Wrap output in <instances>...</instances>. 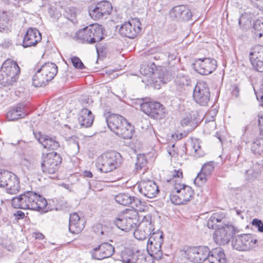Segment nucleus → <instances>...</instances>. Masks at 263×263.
<instances>
[{
    "instance_id": "obj_1",
    "label": "nucleus",
    "mask_w": 263,
    "mask_h": 263,
    "mask_svg": "<svg viewBox=\"0 0 263 263\" xmlns=\"http://www.w3.org/2000/svg\"><path fill=\"white\" fill-rule=\"evenodd\" d=\"M47 205L45 198L32 191H27L12 199V205L16 209L40 211L44 210Z\"/></svg>"
},
{
    "instance_id": "obj_2",
    "label": "nucleus",
    "mask_w": 263,
    "mask_h": 263,
    "mask_svg": "<svg viewBox=\"0 0 263 263\" xmlns=\"http://www.w3.org/2000/svg\"><path fill=\"white\" fill-rule=\"evenodd\" d=\"M108 128L116 135L124 139H130L133 136L134 127L123 116L111 114L106 118Z\"/></svg>"
},
{
    "instance_id": "obj_3",
    "label": "nucleus",
    "mask_w": 263,
    "mask_h": 263,
    "mask_svg": "<svg viewBox=\"0 0 263 263\" xmlns=\"http://www.w3.org/2000/svg\"><path fill=\"white\" fill-rule=\"evenodd\" d=\"M20 72V68L17 63L11 59H7L0 69V84L6 87L12 86L16 83Z\"/></svg>"
},
{
    "instance_id": "obj_4",
    "label": "nucleus",
    "mask_w": 263,
    "mask_h": 263,
    "mask_svg": "<svg viewBox=\"0 0 263 263\" xmlns=\"http://www.w3.org/2000/svg\"><path fill=\"white\" fill-rule=\"evenodd\" d=\"M122 162L121 154L116 151H111L99 156L97 160L96 166L100 172L107 173L119 167Z\"/></svg>"
},
{
    "instance_id": "obj_5",
    "label": "nucleus",
    "mask_w": 263,
    "mask_h": 263,
    "mask_svg": "<svg viewBox=\"0 0 263 263\" xmlns=\"http://www.w3.org/2000/svg\"><path fill=\"white\" fill-rule=\"evenodd\" d=\"M58 72V66L53 63H46L37 69L32 77V85L36 87L46 86Z\"/></svg>"
},
{
    "instance_id": "obj_6",
    "label": "nucleus",
    "mask_w": 263,
    "mask_h": 263,
    "mask_svg": "<svg viewBox=\"0 0 263 263\" xmlns=\"http://www.w3.org/2000/svg\"><path fill=\"white\" fill-rule=\"evenodd\" d=\"M118 228L123 231L128 232L134 230L138 223V212L132 209H126L117 217L113 222Z\"/></svg>"
},
{
    "instance_id": "obj_7",
    "label": "nucleus",
    "mask_w": 263,
    "mask_h": 263,
    "mask_svg": "<svg viewBox=\"0 0 263 263\" xmlns=\"http://www.w3.org/2000/svg\"><path fill=\"white\" fill-rule=\"evenodd\" d=\"M77 35L82 41L93 44L103 39V28L101 25L98 24H92L80 30Z\"/></svg>"
},
{
    "instance_id": "obj_8",
    "label": "nucleus",
    "mask_w": 263,
    "mask_h": 263,
    "mask_svg": "<svg viewBox=\"0 0 263 263\" xmlns=\"http://www.w3.org/2000/svg\"><path fill=\"white\" fill-rule=\"evenodd\" d=\"M193 195L194 191L191 187L184 184H176L174 191L170 194V200L175 204H183L190 201Z\"/></svg>"
},
{
    "instance_id": "obj_9",
    "label": "nucleus",
    "mask_w": 263,
    "mask_h": 263,
    "mask_svg": "<svg viewBox=\"0 0 263 263\" xmlns=\"http://www.w3.org/2000/svg\"><path fill=\"white\" fill-rule=\"evenodd\" d=\"M257 240L251 234H243L233 237L232 246L239 251H248L253 250L256 247Z\"/></svg>"
},
{
    "instance_id": "obj_10",
    "label": "nucleus",
    "mask_w": 263,
    "mask_h": 263,
    "mask_svg": "<svg viewBox=\"0 0 263 263\" xmlns=\"http://www.w3.org/2000/svg\"><path fill=\"white\" fill-rule=\"evenodd\" d=\"M210 92L208 84L203 81H198L193 91L194 101L201 106H207L210 100Z\"/></svg>"
},
{
    "instance_id": "obj_11",
    "label": "nucleus",
    "mask_w": 263,
    "mask_h": 263,
    "mask_svg": "<svg viewBox=\"0 0 263 263\" xmlns=\"http://www.w3.org/2000/svg\"><path fill=\"white\" fill-rule=\"evenodd\" d=\"M141 110L152 118L161 119L165 116L164 107L158 102H144L140 105Z\"/></svg>"
},
{
    "instance_id": "obj_12",
    "label": "nucleus",
    "mask_w": 263,
    "mask_h": 263,
    "mask_svg": "<svg viewBox=\"0 0 263 263\" xmlns=\"http://www.w3.org/2000/svg\"><path fill=\"white\" fill-rule=\"evenodd\" d=\"M61 162L62 158L57 153L52 152L47 154L41 163L43 172L49 174H54Z\"/></svg>"
},
{
    "instance_id": "obj_13",
    "label": "nucleus",
    "mask_w": 263,
    "mask_h": 263,
    "mask_svg": "<svg viewBox=\"0 0 263 263\" xmlns=\"http://www.w3.org/2000/svg\"><path fill=\"white\" fill-rule=\"evenodd\" d=\"M141 29L140 20L135 18L122 24L119 29V33L123 36L134 39L140 33Z\"/></svg>"
},
{
    "instance_id": "obj_14",
    "label": "nucleus",
    "mask_w": 263,
    "mask_h": 263,
    "mask_svg": "<svg viewBox=\"0 0 263 263\" xmlns=\"http://www.w3.org/2000/svg\"><path fill=\"white\" fill-rule=\"evenodd\" d=\"M192 67L200 74L208 75L216 69L217 64L214 59L205 58L196 59Z\"/></svg>"
},
{
    "instance_id": "obj_15",
    "label": "nucleus",
    "mask_w": 263,
    "mask_h": 263,
    "mask_svg": "<svg viewBox=\"0 0 263 263\" xmlns=\"http://www.w3.org/2000/svg\"><path fill=\"white\" fill-rule=\"evenodd\" d=\"M210 250L208 247L199 246L191 248L186 252L187 258L191 261L197 263H208Z\"/></svg>"
},
{
    "instance_id": "obj_16",
    "label": "nucleus",
    "mask_w": 263,
    "mask_h": 263,
    "mask_svg": "<svg viewBox=\"0 0 263 263\" xmlns=\"http://www.w3.org/2000/svg\"><path fill=\"white\" fill-rule=\"evenodd\" d=\"M235 233L234 227L232 225L226 224L219 227L214 233L213 238L215 242L221 246L227 244Z\"/></svg>"
},
{
    "instance_id": "obj_17",
    "label": "nucleus",
    "mask_w": 263,
    "mask_h": 263,
    "mask_svg": "<svg viewBox=\"0 0 263 263\" xmlns=\"http://www.w3.org/2000/svg\"><path fill=\"white\" fill-rule=\"evenodd\" d=\"M112 8L111 4L108 1H102L95 6L89 7V14L92 19L97 20L106 17L111 12Z\"/></svg>"
},
{
    "instance_id": "obj_18",
    "label": "nucleus",
    "mask_w": 263,
    "mask_h": 263,
    "mask_svg": "<svg viewBox=\"0 0 263 263\" xmlns=\"http://www.w3.org/2000/svg\"><path fill=\"white\" fill-rule=\"evenodd\" d=\"M138 189L139 193L144 197L153 198L159 193L158 187L155 182L151 180H143L139 183Z\"/></svg>"
},
{
    "instance_id": "obj_19",
    "label": "nucleus",
    "mask_w": 263,
    "mask_h": 263,
    "mask_svg": "<svg viewBox=\"0 0 263 263\" xmlns=\"http://www.w3.org/2000/svg\"><path fill=\"white\" fill-rule=\"evenodd\" d=\"M249 57L253 68L257 71L263 72V46L256 45L252 48Z\"/></svg>"
},
{
    "instance_id": "obj_20",
    "label": "nucleus",
    "mask_w": 263,
    "mask_h": 263,
    "mask_svg": "<svg viewBox=\"0 0 263 263\" xmlns=\"http://www.w3.org/2000/svg\"><path fill=\"white\" fill-rule=\"evenodd\" d=\"M115 252V248L108 242H104L90 251L92 258L97 260H102L112 256Z\"/></svg>"
},
{
    "instance_id": "obj_21",
    "label": "nucleus",
    "mask_w": 263,
    "mask_h": 263,
    "mask_svg": "<svg viewBox=\"0 0 263 263\" xmlns=\"http://www.w3.org/2000/svg\"><path fill=\"white\" fill-rule=\"evenodd\" d=\"M171 18L173 20H189L191 18L192 13L185 6L179 5L174 7L170 12Z\"/></svg>"
},
{
    "instance_id": "obj_22",
    "label": "nucleus",
    "mask_w": 263,
    "mask_h": 263,
    "mask_svg": "<svg viewBox=\"0 0 263 263\" xmlns=\"http://www.w3.org/2000/svg\"><path fill=\"white\" fill-rule=\"evenodd\" d=\"M42 40V35L40 31L36 28H30L26 32L24 37L23 46L28 47L35 46Z\"/></svg>"
},
{
    "instance_id": "obj_23",
    "label": "nucleus",
    "mask_w": 263,
    "mask_h": 263,
    "mask_svg": "<svg viewBox=\"0 0 263 263\" xmlns=\"http://www.w3.org/2000/svg\"><path fill=\"white\" fill-rule=\"evenodd\" d=\"M85 223L84 218H80L77 213H73L69 217V231L73 234H78L84 229Z\"/></svg>"
},
{
    "instance_id": "obj_24",
    "label": "nucleus",
    "mask_w": 263,
    "mask_h": 263,
    "mask_svg": "<svg viewBox=\"0 0 263 263\" xmlns=\"http://www.w3.org/2000/svg\"><path fill=\"white\" fill-rule=\"evenodd\" d=\"M215 165V162L213 161H210L204 163L202 167L200 173L198 174L196 178L195 182L201 181V183L205 182L207 178L210 177L213 172Z\"/></svg>"
},
{
    "instance_id": "obj_25",
    "label": "nucleus",
    "mask_w": 263,
    "mask_h": 263,
    "mask_svg": "<svg viewBox=\"0 0 263 263\" xmlns=\"http://www.w3.org/2000/svg\"><path fill=\"white\" fill-rule=\"evenodd\" d=\"M93 119L94 116L91 111L87 108H82L79 114L78 121L82 127H90L93 123Z\"/></svg>"
},
{
    "instance_id": "obj_26",
    "label": "nucleus",
    "mask_w": 263,
    "mask_h": 263,
    "mask_svg": "<svg viewBox=\"0 0 263 263\" xmlns=\"http://www.w3.org/2000/svg\"><path fill=\"white\" fill-rule=\"evenodd\" d=\"M208 261V263H227L224 251L220 248H216L210 252Z\"/></svg>"
},
{
    "instance_id": "obj_27",
    "label": "nucleus",
    "mask_w": 263,
    "mask_h": 263,
    "mask_svg": "<svg viewBox=\"0 0 263 263\" xmlns=\"http://www.w3.org/2000/svg\"><path fill=\"white\" fill-rule=\"evenodd\" d=\"M37 139L39 142L48 150L57 149L60 146L58 141L46 135H40Z\"/></svg>"
},
{
    "instance_id": "obj_28",
    "label": "nucleus",
    "mask_w": 263,
    "mask_h": 263,
    "mask_svg": "<svg viewBox=\"0 0 263 263\" xmlns=\"http://www.w3.org/2000/svg\"><path fill=\"white\" fill-rule=\"evenodd\" d=\"M262 168L263 164L260 162L253 163L251 168L245 169L243 171L246 174L247 179L252 180L259 177Z\"/></svg>"
},
{
    "instance_id": "obj_29",
    "label": "nucleus",
    "mask_w": 263,
    "mask_h": 263,
    "mask_svg": "<svg viewBox=\"0 0 263 263\" xmlns=\"http://www.w3.org/2000/svg\"><path fill=\"white\" fill-rule=\"evenodd\" d=\"M26 115L24 105L18 104L8 112L7 117L9 120L13 121L23 118Z\"/></svg>"
},
{
    "instance_id": "obj_30",
    "label": "nucleus",
    "mask_w": 263,
    "mask_h": 263,
    "mask_svg": "<svg viewBox=\"0 0 263 263\" xmlns=\"http://www.w3.org/2000/svg\"><path fill=\"white\" fill-rule=\"evenodd\" d=\"M5 187L7 192L9 194H15L17 193L20 190V185L19 179L17 176L13 173L8 180Z\"/></svg>"
},
{
    "instance_id": "obj_31",
    "label": "nucleus",
    "mask_w": 263,
    "mask_h": 263,
    "mask_svg": "<svg viewBox=\"0 0 263 263\" xmlns=\"http://www.w3.org/2000/svg\"><path fill=\"white\" fill-rule=\"evenodd\" d=\"M161 245L153 244V243L147 244V251L148 254L157 260L160 259L163 255Z\"/></svg>"
},
{
    "instance_id": "obj_32",
    "label": "nucleus",
    "mask_w": 263,
    "mask_h": 263,
    "mask_svg": "<svg viewBox=\"0 0 263 263\" xmlns=\"http://www.w3.org/2000/svg\"><path fill=\"white\" fill-rule=\"evenodd\" d=\"M225 214L222 212L213 213L208 221V227L210 229H214L220 227L219 225L217 224V223L221 222L222 220L225 218Z\"/></svg>"
},
{
    "instance_id": "obj_33",
    "label": "nucleus",
    "mask_w": 263,
    "mask_h": 263,
    "mask_svg": "<svg viewBox=\"0 0 263 263\" xmlns=\"http://www.w3.org/2000/svg\"><path fill=\"white\" fill-rule=\"evenodd\" d=\"M143 231H145L148 235H151L154 228L152 223L151 217L149 216H144L142 220L138 225Z\"/></svg>"
},
{
    "instance_id": "obj_34",
    "label": "nucleus",
    "mask_w": 263,
    "mask_h": 263,
    "mask_svg": "<svg viewBox=\"0 0 263 263\" xmlns=\"http://www.w3.org/2000/svg\"><path fill=\"white\" fill-rule=\"evenodd\" d=\"M157 70V66L154 63L147 65H142L140 69L142 74L148 77H151L153 74L156 75Z\"/></svg>"
},
{
    "instance_id": "obj_35",
    "label": "nucleus",
    "mask_w": 263,
    "mask_h": 263,
    "mask_svg": "<svg viewBox=\"0 0 263 263\" xmlns=\"http://www.w3.org/2000/svg\"><path fill=\"white\" fill-rule=\"evenodd\" d=\"M79 10L72 6L67 7L65 9V16L71 21L72 23H77L76 16L78 13Z\"/></svg>"
},
{
    "instance_id": "obj_36",
    "label": "nucleus",
    "mask_w": 263,
    "mask_h": 263,
    "mask_svg": "<svg viewBox=\"0 0 263 263\" xmlns=\"http://www.w3.org/2000/svg\"><path fill=\"white\" fill-rule=\"evenodd\" d=\"M163 234L162 232L158 231L157 232L153 233L148 238L147 243H153L154 245L157 244L158 245H161L163 243Z\"/></svg>"
},
{
    "instance_id": "obj_37",
    "label": "nucleus",
    "mask_w": 263,
    "mask_h": 263,
    "mask_svg": "<svg viewBox=\"0 0 263 263\" xmlns=\"http://www.w3.org/2000/svg\"><path fill=\"white\" fill-rule=\"evenodd\" d=\"M191 82V80L189 77L184 75L177 76L175 80L176 85L180 88L189 86Z\"/></svg>"
},
{
    "instance_id": "obj_38",
    "label": "nucleus",
    "mask_w": 263,
    "mask_h": 263,
    "mask_svg": "<svg viewBox=\"0 0 263 263\" xmlns=\"http://www.w3.org/2000/svg\"><path fill=\"white\" fill-rule=\"evenodd\" d=\"M131 198L132 196L127 194L121 193L116 195L115 197V199L118 203L126 206L131 203Z\"/></svg>"
},
{
    "instance_id": "obj_39",
    "label": "nucleus",
    "mask_w": 263,
    "mask_h": 263,
    "mask_svg": "<svg viewBox=\"0 0 263 263\" xmlns=\"http://www.w3.org/2000/svg\"><path fill=\"white\" fill-rule=\"evenodd\" d=\"M251 151L255 155H259L263 152V138L257 139L252 143Z\"/></svg>"
},
{
    "instance_id": "obj_40",
    "label": "nucleus",
    "mask_w": 263,
    "mask_h": 263,
    "mask_svg": "<svg viewBox=\"0 0 263 263\" xmlns=\"http://www.w3.org/2000/svg\"><path fill=\"white\" fill-rule=\"evenodd\" d=\"M254 34L259 37L263 35V17L256 20L254 23Z\"/></svg>"
},
{
    "instance_id": "obj_41",
    "label": "nucleus",
    "mask_w": 263,
    "mask_h": 263,
    "mask_svg": "<svg viewBox=\"0 0 263 263\" xmlns=\"http://www.w3.org/2000/svg\"><path fill=\"white\" fill-rule=\"evenodd\" d=\"M12 174L8 171L0 170V187H5L8 180L10 178Z\"/></svg>"
},
{
    "instance_id": "obj_42",
    "label": "nucleus",
    "mask_w": 263,
    "mask_h": 263,
    "mask_svg": "<svg viewBox=\"0 0 263 263\" xmlns=\"http://www.w3.org/2000/svg\"><path fill=\"white\" fill-rule=\"evenodd\" d=\"M67 142L69 147L73 150L74 153H77L79 151V138L75 136H71L67 139Z\"/></svg>"
},
{
    "instance_id": "obj_43",
    "label": "nucleus",
    "mask_w": 263,
    "mask_h": 263,
    "mask_svg": "<svg viewBox=\"0 0 263 263\" xmlns=\"http://www.w3.org/2000/svg\"><path fill=\"white\" fill-rule=\"evenodd\" d=\"M133 254V251L129 249L126 248L121 253V260L123 262L130 263V259Z\"/></svg>"
},
{
    "instance_id": "obj_44",
    "label": "nucleus",
    "mask_w": 263,
    "mask_h": 263,
    "mask_svg": "<svg viewBox=\"0 0 263 263\" xmlns=\"http://www.w3.org/2000/svg\"><path fill=\"white\" fill-rule=\"evenodd\" d=\"M181 124L182 126H190V128L188 130H193L194 129L196 125L194 123V121L191 119L190 115L186 116L185 118L182 119L181 121Z\"/></svg>"
},
{
    "instance_id": "obj_45",
    "label": "nucleus",
    "mask_w": 263,
    "mask_h": 263,
    "mask_svg": "<svg viewBox=\"0 0 263 263\" xmlns=\"http://www.w3.org/2000/svg\"><path fill=\"white\" fill-rule=\"evenodd\" d=\"M134 235L135 237L139 240H144L149 236L145 231H143L142 229H140L139 226H138L137 229L135 231Z\"/></svg>"
},
{
    "instance_id": "obj_46",
    "label": "nucleus",
    "mask_w": 263,
    "mask_h": 263,
    "mask_svg": "<svg viewBox=\"0 0 263 263\" xmlns=\"http://www.w3.org/2000/svg\"><path fill=\"white\" fill-rule=\"evenodd\" d=\"M146 163L147 161L145 156L139 155L137 158V162L135 164L136 169L137 170H140L145 166Z\"/></svg>"
},
{
    "instance_id": "obj_47",
    "label": "nucleus",
    "mask_w": 263,
    "mask_h": 263,
    "mask_svg": "<svg viewBox=\"0 0 263 263\" xmlns=\"http://www.w3.org/2000/svg\"><path fill=\"white\" fill-rule=\"evenodd\" d=\"M131 199H132L131 203H130L129 205H130L131 207H132L133 208H134V209L136 208V209L135 210L136 212L138 210L141 211V210H143L140 207V206L141 205V204H142V201H141V200L139 198H138V197L132 196Z\"/></svg>"
},
{
    "instance_id": "obj_48",
    "label": "nucleus",
    "mask_w": 263,
    "mask_h": 263,
    "mask_svg": "<svg viewBox=\"0 0 263 263\" xmlns=\"http://www.w3.org/2000/svg\"><path fill=\"white\" fill-rule=\"evenodd\" d=\"M71 62L72 65L77 69H83L85 66L81 60L77 57L74 56L71 58Z\"/></svg>"
},
{
    "instance_id": "obj_49",
    "label": "nucleus",
    "mask_w": 263,
    "mask_h": 263,
    "mask_svg": "<svg viewBox=\"0 0 263 263\" xmlns=\"http://www.w3.org/2000/svg\"><path fill=\"white\" fill-rule=\"evenodd\" d=\"M9 21V18L7 13L5 12H0V27L1 26L3 27H7Z\"/></svg>"
},
{
    "instance_id": "obj_50",
    "label": "nucleus",
    "mask_w": 263,
    "mask_h": 263,
    "mask_svg": "<svg viewBox=\"0 0 263 263\" xmlns=\"http://www.w3.org/2000/svg\"><path fill=\"white\" fill-rule=\"evenodd\" d=\"M96 48L98 56L101 55L104 57L105 56L107 53V50L106 47L100 44L96 45Z\"/></svg>"
},
{
    "instance_id": "obj_51",
    "label": "nucleus",
    "mask_w": 263,
    "mask_h": 263,
    "mask_svg": "<svg viewBox=\"0 0 263 263\" xmlns=\"http://www.w3.org/2000/svg\"><path fill=\"white\" fill-rule=\"evenodd\" d=\"M252 224L260 232H263V223L261 220L258 219H253L252 221Z\"/></svg>"
},
{
    "instance_id": "obj_52",
    "label": "nucleus",
    "mask_w": 263,
    "mask_h": 263,
    "mask_svg": "<svg viewBox=\"0 0 263 263\" xmlns=\"http://www.w3.org/2000/svg\"><path fill=\"white\" fill-rule=\"evenodd\" d=\"M98 230L97 233L98 234H101L102 236H107L109 232V229L106 228L105 226L99 224L98 225Z\"/></svg>"
},
{
    "instance_id": "obj_53",
    "label": "nucleus",
    "mask_w": 263,
    "mask_h": 263,
    "mask_svg": "<svg viewBox=\"0 0 263 263\" xmlns=\"http://www.w3.org/2000/svg\"><path fill=\"white\" fill-rule=\"evenodd\" d=\"M238 23L240 28L246 29L248 21L246 20L244 15H242L239 19Z\"/></svg>"
},
{
    "instance_id": "obj_54",
    "label": "nucleus",
    "mask_w": 263,
    "mask_h": 263,
    "mask_svg": "<svg viewBox=\"0 0 263 263\" xmlns=\"http://www.w3.org/2000/svg\"><path fill=\"white\" fill-rule=\"evenodd\" d=\"M13 215L17 220L22 219L25 216V213L21 211H17L13 214Z\"/></svg>"
},
{
    "instance_id": "obj_55",
    "label": "nucleus",
    "mask_w": 263,
    "mask_h": 263,
    "mask_svg": "<svg viewBox=\"0 0 263 263\" xmlns=\"http://www.w3.org/2000/svg\"><path fill=\"white\" fill-rule=\"evenodd\" d=\"M167 152L172 157L175 156L177 153L175 144H172V146L168 148Z\"/></svg>"
},
{
    "instance_id": "obj_56",
    "label": "nucleus",
    "mask_w": 263,
    "mask_h": 263,
    "mask_svg": "<svg viewBox=\"0 0 263 263\" xmlns=\"http://www.w3.org/2000/svg\"><path fill=\"white\" fill-rule=\"evenodd\" d=\"M166 54H167L168 59L172 60L175 59V55L174 54L173 48H172L170 49L168 51H167Z\"/></svg>"
},
{
    "instance_id": "obj_57",
    "label": "nucleus",
    "mask_w": 263,
    "mask_h": 263,
    "mask_svg": "<svg viewBox=\"0 0 263 263\" xmlns=\"http://www.w3.org/2000/svg\"><path fill=\"white\" fill-rule=\"evenodd\" d=\"M240 89L237 85H233L232 87V93L233 96L237 97L239 95Z\"/></svg>"
},
{
    "instance_id": "obj_58",
    "label": "nucleus",
    "mask_w": 263,
    "mask_h": 263,
    "mask_svg": "<svg viewBox=\"0 0 263 263\" xmlns=\"http://www.w3.org/2000/svg\"><path fill=\"white\" fill-rule=\"evenodd\" d=\"M260 133L263 135V116H259L258 120Z\"/></svg>"
},
{
    "instance_id": "obj_59",
    "label": "nucleus",
    "mask_w": 263,
    "mask_h": 263,
    "mask_svg": "<svg viewBox=\"0 0 263 263\" xmlns=\"http://www.w3.org/2000/svg\"><path fill=\"white\" fill-rule=\"evenodd\" d=\"M139 253V252H136L135 253L133 252L130 263H137V259L136 258H138Z\"/></svg>"
},
{
    "instance_id": "obj_60",
    "label": "nucleus",
    "mask_w": 263,
    "mask_h": 263,
    "mask_svg": "<svg viewBox=\"0 0 263 263\" xmlns=\"http://www.w3.org/2000/svg\"><path fill=\"white\" fill-rule=\"evenodd\" d=\"M193 148L194 149L195 153H196L197 157H201L204 156V154L203 151L201 150V149H198V148H196V145L194 144L193 146Z\"/></svg>"
},
{
    "instance_id": "obj_61",
    "label": "nucleus",
    "mask_w": 263,
    "mask_h": 263,
    "mask_svg": "<svg viewBox=\"0 0 263 263\" xmlns=\"http://www.w3.org/2000/svg\"><path fill=\"white\" fill-rule=\"evenodd\" d=\"M172 176L174 178H181L182 177V172L181 171L174 170V172L172 174Z\"/></svg>"
},
{
    "instance_id": "obj_62",
    "label": "nucleus",
    "mask_w": 263,
    "mask_h": 263,
    "mask_svg": "<svg viewBox=\"0 0 263 263\" xmlns=\"http://www.w3.org/2000/svg\"><path fill=\"white\" fill-rule=\"evenodd\" d=\"M34 236L35 239L42 240L44 238V235L41 233H35L34 234Z\"/></svg>"
},
{
    "instance_id": "obj_63",
    "label": "nucleus",
    "mask_w": 263,
    "mask_h": 263,
    "mask_svg": "<svg viewBox=\"0 0 263 263\" xmlns=\"http://www.w3.org/2000/svg\"><path fill=\"white\" fill-rule=\"evenodd\" d=\"M84 176L88 178H92L93 177V175L90 171H85L83 173Z\"/></svg>"
},
{
    "instance_id": "obj_64",
    "label": "nucleus",
    "mask_w": 263,
    "mask_h": 263,
    "mask_svg": "<svg viewBox=\"0 0 263 263\" xmlns=\"http://www.w3.org/2000/svg\"><path fill=\"white\" fill-rule=\"evenodd\" d=\"M256 7L263 11V0H260L258 2Z\"/></svg>"
}]
</instances>
